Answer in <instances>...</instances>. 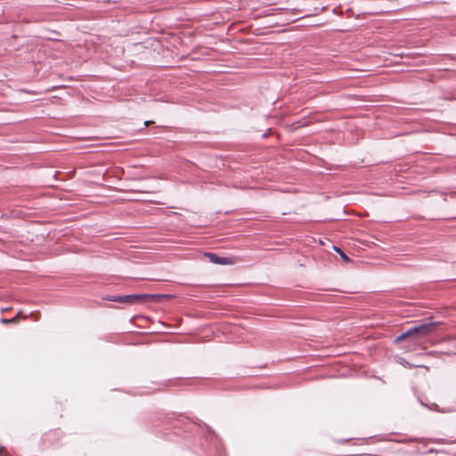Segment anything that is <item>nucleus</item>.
Masks as SVG:
<instances>
[{"label": "nucleus", "instance_id": "423d86ee", "mask_svg": "<svg viewBox=\"0 0 456 456\" xmlns=\"http://www.w3.org/2000/svg\"><path fill=\"white\" fill-rule=\"evenodd\" d=\"M150 123H151L150 121H145V122H144V125H145V126H148Z\"/></svg>", "mask_w": 456, "mask_h": 456}, {"label": "nucleus", "instance_id": "20e7f679", "mask_svg": "<svg viewBox=\"0 0 456 456\" xmlns=\"http://www.w3.org/2000/svg\"><path fill=\"white\" fill-rule=\"evenodd\" d=\"M20 315H21V312H19L18 314L14 318H12V319L2 318L1 319V322H3V323H11V322L13 323V322H16Z\"/></svg>", "mask_w": 456, "mask_h": 456}, {"label": "nucleus", "instance_id": "f03ea898", "mask_svg": "<svg viewBox=\"0 0 456 456\" xmlns=\"http://www.w3.org/2000/svg\"><path fill=\"white\" fill-rule=\"evenodd\" d=\"M163 297L162 295H151V294H132L125 296H112L109 298L110 301L118 302L123 304H137L147 303L155 297Z\"/></svg>", "mask_w": 456, "mask_h": 456}, {"label": "nucleus", "instance_id": "39448f33", "mask_svg": "<svg viewBox=\"0 0 456 456\" xmlns=\"http://www.w3.org/2000/svg\"><path fill=\"white\" fill-rule=\"evenodd\" d=\"M334 249H335V251H337L340 255L341 258L345 262H349L350 261V258L345 254V252L341 248H339L338 247H334Z\"/></svg>", "mask_w": 456, "mask_h": 456}, {"label": "nucleus", "instance_id": "f257e3e1", "mask_svg": "<svg viewBox=\"0 0 456 456\" xmlns=\"http://www.w3.org/2000/svg\"><path fill=\"white\" fill-rule=\"evenodd\" d=\"M436 322H427L423 324H419L418 326L411 327L408 329L406 331L402 333L397 338L396 342L401 341L404 338L415 337V338H424L430 333H432L436 329Z\"/></svg>", "mask_w": 456, "mask_h": 456}, {"label": "nucleus", "instance_id": "0eeeda50", "mask_svg": "<svg viewBox=\"0 0 456 456\" xmlns=\"http://www.w3.org/2000/svg\"><path fill=\"white\" fill-rule=\"evenodd\" d=\"M452 195H456V191H454V192L452 193Z\"/></svg>", "mask_w": 456, "mask_h": 456}, {"label": "nucleus", "instance_id": "7ed1b4c3", "mask_svg": "<svg viewBox=\"0 0 456 456\" xmlns=\"http://www.w3.org/2000/svg\"><path fill=\"white\" fill-rule=\"evenodd\" d=\"M206 256L209 259V261L213 264L216 265H233L234 261L230 257H222L214 253H206Z\"/></svg>", "mask_w": 456, "mask_h": 456}]
</instances>
